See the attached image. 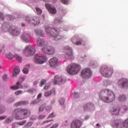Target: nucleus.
Wrapping results in <instances>:
<instances>
[{
    "label": "nucleus",
    "mask_w": 128,
    "mask_h": 128,
    "mask_svg": "<svg viewBox=\"0 0 128 128\" xmlns=\"http://www.w3.org/2000/svg\"><path fill=\"white\" fill-rule=\"evenodd\" d=\"M78 93H77L74 95V98H78Z\"/></svg>",
    "instance_id": "60"
},
{
    "label": "nucleus",
    "mask_w": 128,
    "mask_h": 128,
    "mask_svg": "<svg viewBox=\"0 0 128 128\" xmlns=\"http://www.w3.org/2000/svg\"><path fill=\"white\" fill-rule=\"evenodd\" d=\"M6 116H0V120H4V118H6Z\"/></svg>",
    "instance_id": "55"
},
{
    "label": "nucleus",
    "mask_w": 128,
    "mask_h": 128,
    "mask_svg": "<svg viewBox=\"0 0 128 128\" xmlns=\"http://www.w3.org/2000/svg\"><path fill=\"white\" fill-rule=\"evenodd\" d=\"M45 6L46 8H47L50 14H56V9L54 6L48 4H46Z\"/></svg>",
    "instance_id": "17"
},
{
    "label": "nucleus",
    "mask_w": 128,
    "mask_h": 128,
    "mask_svg": "<svg viewBox=\"0 0 128 128\" xmlns=\"http://www.w3.org/2000/svg\"><path fill=\"white\" fill-rule=\"evenodd\" d=\"M0 20H4V14H2V12H0Z\"/></svg>",
    "instance_id": "47"
},
{
    "label": "nucleus",
    "mask_w": 128,
    "mask_h": 128,
    "mask_svg": "<svg viewBox=\"0 0 128 128\" xmlns=\"http://www.w3.org/2000/svg\"><path fill=\"white\" fill-rule=\"evenodd\" d=\"M58 126V124L56 123L54 124L50 128H56Z\"/></svg>",
    "instance_id": "51"
},
{
    "label": "nucleus",
    "mask_w": 128,
    "mask_h": 128,
    "mask_svg": "<svg viewBox=\"0 0 128 128\" xmlns=\"http://www.w3.org/2000/svg\"><path fill=\"white\" fill-rule=\"evenodd\" d=\"M92 74V71L89 68H85L81 72V76L84 78H90Z\"/></svg>",
    "instance_id": "14"
},
{
    "label": "nucleus",
    "mask_w": 128,
    "mask_h": 128,
    "mask_svg": "<svg viewBox=\"0 0 128 128\" xmlns=\"http://www.w3.org/2000/svg\"><path fill=\"white\" fill-rule=\"evenodd\" d=\"M71 40L73 44H76V46H80V44H82L81 41L76 42V40H78V38H76V37H73L71 38Z\"/></svg>",
    "instance_id": "28"
},
{
    "label": "nucleus",
    "mask_w": 128,
    "mask_h": 128,
    "mask_svg": "<svg viewBox=\"0 0 128 128\" xmlns=\"http://www.w3.org/2000/svg\"><path fill=\"white\" fill-rule=\"evenodd\" d=\"M50 84H47L44 86V90H50Z\"/></svg>",
    "instance_id": "40"
},
{
    "label": "nucleus",
    "mask_w": 128,
    "mask_h": 128,
    "mask_svg": "<svg viewBox=\"0 0 128 128\" xmlns=\"http://www.w3.org/2000/svg\"><path fill=\"white\" fill-rule=\"evenodd\" d=\"M2 28L5 32H10L13 36H18L20 34V29L14 26H12L7 22H4L2 25Z\"/></svg>",
    "instance_id": "4"
},
{
    "label": "nucleus",
    "mask_w": 128,
    "mask_h": 128,
    "mask_svg": "<svg viewBox=\"0 0 128 128\" xmlns=\"http://www.w3.org/2000/svg\"><path fill=\"white\" fill-rule=\"evenodd\" d=\"M62 4H68V0H60Z\"/></svg>",
    "instance_id": "43"
},
{
    "label": "nucleus",
    "mask_w": 128,
    "mask_h": 128,
    "mask_svg": "<svg viewBox=\"0 0 128 128\" xmlns=\"http://www.w3.org/2000/svg\"><path fill=\"white\" fill-rule=\"evenodd\" d=\"M24 88H28V86L24 85Z\"/></svg>",
    "instance_id": "61"
},
{
    "label": "nucleus",
    "mask_w": 128,
    "mask_h": 128,
    "mask_svg": "<svg viewBox=\"0 0 128 128\" xmlns=\"http://www.w3.org/2000/svg\"><path fill=\"white\" fill-rule=\"evenodd\" d=\"M2 78L4 80H8V75L6 74H4Z\"/></svg>",
    "instance_id": "50"
},
{
    "label": "nucleus",
    "mask_w": 128,
    "mask_h": 128,
    "mask_svg": "<svg viewBox=\"0 0 128 128\" xmlns=\"http://www.w3.org/2000/svg\"><path fill=\"white\" fill-rule=\"evenodd\" d=\"M111 113L112 114H114V116H118V114H120V106H117L113 108L111 110Z\"/></svg>",
    "instance_id": "23"
},
{
    "label": "nucleus",
    "mask_w": 128,
    "mask_h": 128,
    "mask_svg": "<svg viewBox=\"0 0 128 128\" xmlns=\"http://www.w3.org/2000/svg\"><path fill=\"white\" fill-rule=\"evenodd\" d=\"M14 98H11L8 100V102H14Z\"/></svg>",
    "instance_id": "53"
},
{
    "label": "nucleus",
    "mask_w": 128,
    "mask_h": 128,
    "mask_svg": "<svg viewBox=\"0 0 128 128\" xmlns=\"http://www.w3.org/2000/svg\"><path fill=\"white\" fill-rule=\"evenodd\" d=\"M52 94H56V89L54 88H52V90H49V91H47L44 93V96H46V98H48V96H52Z\"/></svg>",
    "instance_id": "22"
},
{
    "label": "nucleus",
    "mask_w": 128,
    "mask_h": 128,
    "mask_svg": "<svg viewBox=\"0 0 128 128\" xmlns=\"http://www.w3.org/2000/svg\"><path fill=\"white\" fill-rule=\"evenodd\" d=\"M6 110V108L4 107H2L0 105V114H2V112H4Z\"/></svg>",
    "instance_id": "39"
},
{
    "label": "nucleus",
    "mask_w": 128,
    "mask_h": 128,
    "mask_svg": "<svg viewBox=\"0 0 128 128\" xmlns=\"http://www.w3.org/2000/svg\"><path fill=\"white\" fill-rule=\"evenodd\" d=\"M36 54V48L32 46H28L23 50V54L25 56H30Z\"/></svg>",
    "instance_id": "7"
},
{
    "label": "nucleus",
    "mask_w": 128,
    "mask_h": 128,
    "mask_svg": "<svg viewBox=\"0 0 128 128\" xmlns=\"http://www.w3.org/2000/svg\"><path fill=\"white\" fill-rule=\"evenodd\" d=\"M14 120V117L9 116L5 121L4 124H10V122H12Z\"/></svg>",
    "instance_id": "32"
},
{
    "label": "nucleus",
    "mask_w": 128,
    "mask_h": 128,
    "mask_svg": "<svg viewBox=\"0 0 128 128\" xmlns=\"http://www.w3.org/2000/svg\"><path fill=\"white\" fill-rule=\"evenodd\" d=\"M113 124L114 128H128V118L126 119L124 122H122L120 120H116L113 122Z\"/></svg>",
    "instance_id": "9"
},
{
    "label": "nucleus",
    "mask_w": 128,
    "mask_h": 128,
    "mask_svg": "<svg viewBox=\"0 0 128 128\" xmlns=\"http://www.w3.org/2000/svg\"><path fill=\"white\" fill-rule=\"evenodd\" d=\"M36 88H32L30 89L27 91V92H28L29 94H32L36 92Z\"/></svg>",
    "instance_id": "35"
},
{
    "label": "nucleus",
    "mask_w": 128,
    "mask_h": 128,
    "mask_svg": "<svg viewBox=\"0 0 128 128\" xmlns=\"http://www.w3.org/2000/svg\"><path fill=\"white\" fill-rule=\"evenodd\" d=\"M54 120H45L43 122V124H48V122H52Z\"/></svg>",
    "instance_id": "49"
},
{
    "label": "nucleus",
    "mask_w": 128,
    "mask_h": 128,
    "mask_svg": "<svg viewBox=\"0 0 128 128\" xmlns=\"http://www.w3.org/2000/svg\"><path fill=\"white\" fill-rule=\"evenodd\" d=\"M6 58H8V60H12L14 58H15L19 62H22V57L18 54H15L14 56L12 53L9 52L6 54Z\"/></svg>",
    "instance_id": "18"
},
{
    "label": "nucleus",
    "mask_w": 128,
    "mask_h": 128,
    "mask_svg": "<svg viewBox=\"0 0 128 128\" xmlns=\"http://www.w3.org/2000/svg\"><path fill=\"white\" fill-rule=\"evenodd\" d=\"M48 62L50 68H58V66H60L58 58L56 57L50 58Z\"/></svg>",
    "instance_id": "11"
},
{
    "label": "nucleus",
    "mask_w": 128,
    "mask_h": 128,
    "mask_svg": "<svg viewBox=\"0 0 128 128\" xmlns=\"http://www.w3.org/2000/svg\"><path fill=\"white\" fill-rule=\"evenodd\" d=\"M20 70L18 68H16L14 70L13 74H12V76L14 78V76H16L18 74H20Z\"/></svg>",
    "instance_id": "30"
},
{
    "label": "nucleus",
    "mask_w": 128,
    "mask_h": 128,
    "mask_svg": "<svg viewBox=\"0 0 128 128\" xmlns=\"http://www.w3.org/2000/svg\"><path fill=\"white\" fill-rule=\"evenodd\" d=\"M38 84V81H35L34 82V86H36V84Z\"/></svg>",
    "instance_id": "57"
},
{
    "label": "nucleus",
    "mask_w": 128,
    "mask_h": 128,
    "mask_svg": "<svg viewBox=\"0 0 128 128\" xmlns=\"http://www.w3.org/2000/svg\"><path fill=\"white\" fill-rule=\"evenodd\" d=\"M38 102H40V100L38 99H36L35 100H34V101H32L31 104H38Z\"/></svg>",
    "instance_id": "41"
},
{
    "label": "nucleus",
    "mask_w": 128,
    "mask_h": 128,
    "mask_svg": "<svg viewBox=\"0 0 128 128\" xmlns=\"http://www.w3.org/2000/svg\"><path fill=\"white\" fill-rule=\"evenodd\" d=\"M36 10L37 14H42V10L41 8H40L38 7H36Z\"/></svg>",
    "instance_id": "33"
},
{
    "label": "nucleus",
    "mask_w": 128,
    "mask_h": 128,
    "mask_svg": "<svg viewBox=\"0 0 128 128\" xmlns=\"http://www.w3.org/2000/svg\"><path fill=\"white\" fill-rule=\"evenodd\" d=\"M26 20L28 24H32L34 26H38L40 23V18L38 16H34L33 18L30 16H26Z\"/></svg>",
    "instance_id": "8"
},
{
    "label": "nucleus",
    "mask_w": 128,
    "mask_h": 128,
    "mask_svg": "<svg viewBox=\"0 0 128 128\" xmlns=\"http://www.w3.org/2000/svg\"><path fill=\"white\" fill-rule=\"evenodd\" d=\"M42 98V93H40L38 94L37 96V99L38 100V98Z\"/></svg>",
    "instance_id": "54"
},
{
    "label": "nucleus",
    "mask_w": 128,
    "mask_h": 128,
    "mask_svg": "<svg viewBox=\"0 0 128 128\" xmlns=\"http://www.w3.org/2000/svg\"><path fill=\"white\" fill-rule=\"evenodd\" d=\"M46 110H52V106L48 105L45 108Z\"/></svg>",
    "instance_id": "44"
},
{
    "label": "nucleus",
    "mask_w": 128,
    "mask_h": 128,
    "mask_svg": "<svg viewBox=\"0 0 128 128\" xmlns=\"http://www.w3.org/2000/svg\"><path fill=\"white\" fill-rule=\"evenodd\" d=\"M22 91L18 90L14 92V94H16V96H18V94H22Z\"/></svg>",
    "instance_id": "45"
},
{
    "label": "nucleus",
    "mask_w": 128,
    "mask_h": 128,
    "mask_svg": "<svg viewBox=\"0 0 128 128\" xmlns=\"http://www.w3.org/2000/svg\"><path fill=\"white\" fill-rule=\"evenodd\" d=\"M22 26H24V24L22 23Z\"/></svg>",
    "instance_id": "64"
},
{
    "label": "nucleus",
    "mask_w": 128,
    "mask_h": 128,
    "mask_svg": "<svg viewBox=\"0 0 128 128\" xmlns=\"http://www.w3.org/2000/svg\"><path fill=\"white\" fill-rule=\"evenodd\" d=\"M46 82V80H44V79L42 80L40 82V84H41L40 86H44V84Z\"/></svg>",
    "instance_id": "42"
},
{
    "label": "nucleus",
    "mask_w": 128,
    "mask_h": 128,
    "mask_svg": "<svg viewBox=\"0 0 128 128\" xmlns=\"http://www.w3.org/2000/svg\"><path fill=\"white\" fill-rule=\"evenodd\" d=\"M26 122V120H24L21 122H15L12 124V126L14 128H18V126H24Z\"/></svg>",
    "instance_id": "25"
},
{
    "label": "nucleus",
    "mask_w": 128,
    "mask_h": 128,
    "mask_svg": "<svg viewBox=\"0 0 128 128\" xmlns=\"http://www.w3.org/2000/svg\"><path fill=\"white\" fill-rule=\"evenodd\" d=\"M123 108H124V110H128V106H124L123 107Z\"/></svg>",
    "instance_id": "56"
},
{
    "label": "nucleus",
    "mask_w": 128,
    "mask_h": 128,
    "mask_svg": "<svg viewBox=\"0 0 128 128\" xmlns=\"http://www.w3.org/2000/svg\"><path fill=\"white\" fill-rule=\"evenodd\" d=\"M24 80H26V76L20 78L18 81L16 82V86H11L10 88L13 90H18V88H22V82H24Z\"/></svg>",
    "instance_id": "13"
},
{
    "label": "nucleus",
    "mask_w": 128,
    "mask_h": 128,
    "mask_svg": "<svg viewBox=\"0 0 128 128\" xmlns=\"http://www.w3.org/2000/svg\"><path fill=\"white\" fill-rule=\"evenodd\" d=\"M82 122L78 120H75L71 124V128H80L82 126Z\"/></svg>",
    "instance_id": "19"
},
{
    "label": "nucleus",
    "mask_w": 128,
    "mask_h": 128,
    "mask_svg": "<svg viewBox=\"0 0 128 128\" xmlns=\"http://www.w3.org/2000/svg\"><path fill=\"white\" fill-rule=\"evenodd\" d=\"M64 102H65V100H64V98H60L59 99V102L61 105L64 104Z\"/></svg>",
    "instance_id": "38"
},
{
    "label": "nucleus",
    "mask_w": 128,
    "mask_h": 128,
    "mask_svg": "<svg viewBox=\"0 0 128 128\" xmlns=\"http://www.w3.org/2000/svg\"><path fill=\"white\" fill-rule=\"evenodd\" d=\"M46 115H40L38 116L39 120H42V118H44Z\"/></svg>",
    "instance_id": "52"
},
{
    "label": "nucleus",
    "mask_w": 128,
    "mask_h": 128,
    "mask_svg": "<svg viewBox=\"0 0 128 128\" xmlns=\"http://www.w3.org/2000/svg\"><path fill=\"white\" fill-rule=\"evenodd\" d=\"M4 46H2V48L0 49V52H2V50H4Z\"/></svg>",
    "instance_id": "58"
},
{
    "label": "nucleus",
    "mask_w": 128,
    "mask_h": 128,
    "mask_svg": "<svg viewBox=\"0 0 128 128\" xmlns=\"http://www.w3.org/2000/svg\"><path fill=\"white\" fill-rule=\"evenodd\" d=\"M56 113H54V112H52V113L50 114V115L48 117V118H54L56 117Z\"/></svg>",
    "instance_id": "36"
},
{
    "label": "nucleus",
    "mask_w": 128,
    "mask_h": 128,
    "mask_svg": "<svg viewBox=\"0 0 128 128\" xmlns=\"http://www.w3.org/2000/svg\"><path fill=\"white\" fill-rule=\"evenodd\" d=\"M119 88H128V80L126 78L120 79L118 82Z\"/></svg>",
    "instance_id": "16"
},
{
    "label": "nucleus",
    "mask_w": 128,
    "mask_h": 128,
    "mask_svg": "<svg viewBox=\"0 0 128 128\" xmlns=\"http://www.w3.org/2000/svg\"><path fill=\"white\" fill-rule=\"evenodd\" d=\"M35 32L36 34H38V36H44V33L40 30L36 29L35 30Z\"/></svg>",
    "instance_id": "29"
},
{
    "label": "nucleus",
    "mask_w": 128,
    "mask_h": 128,
    "mask_svg": "<svg viewBox=\"0 0 128 128\" xmlns=\"http://www.w3.org/2000/svg\"><path fill=\"white\" fill-rule=\"evenodd\" d=\"M99 98L104 102H112V101L116 99V96L114 92L109 89H104L102 90L98 93Z\"/></svg>",
    "instance_id": "1"
},
{
    "label": "nucleus",
    "mask_w": 128,
    "mask_h": 128,
    "mask_svg": "<svg viewBox=\"0 0 128 128\" xmlns=\"http://www.w3.org/2000/svg\"><path fill=\"white\" fill-rule=\"evenodd\" d=\"M46 32L48 36L50 38H53L54 40H60L64 38V36L60 34V28L56 29L54 28H50V26L46 27Z\"/></svg>",
    "instance_id": "3"
},
{
    "label": "nucleus",
    "mask_w": 128,
    "mask_h": 128,
    "mask_svg": "<svg viewBox=\"0 0 128 128\" xmlns=\"http://www.w3.org/2000/svg\"><path fill=\"white\" fill-rule=\"evenodd\" d=\"M100 72L105 78H110L114 74V69L108 66H103L100 68Z\"/></svg>",
    "instance_id": "6"
},
{
    "label": "nucleus",
    "mask_w": 128,
    "mask_h": 128,
    "mask_svg": "<svg viewBox=\"0 0 128 128\" xmlns=\"http://www.w3.org/2000/svg\"><path fill=\"white\" fill-rule=\"evenodd\" d=\"M118 100L119 102H125L126 100V96L124 95H120L118 98Z\"/></svg>",
    "instance_id": "31"
},
{
    "label": "nucleus",
    "mask_w": 128,
    "mask_h": 128,
    "mask_svg": "<svg viewBox=\"0 0 128 128\" xmlns=\"http://www.w3.org/2000/svg\"><path fill=\"white\" fill-rule=\"evenodd\" d=\"M44 108H46V104H43L40 108L39 110L40 112H42L44 110Z\"/></svg>",
    "instance_id": "37"
},
{
    "label": "nucleus",
    "mask_w": 128,
    "mask_h": 128,
    "mask_svg": "<svg viewBox=\"0 0 128 128\" xmlns=\"http://www.w3.org/2000/svg\"><path fill=\"white\" fill-rule=\"evenodd\" d=\"M46 60H48V58L46 56H42L40 54H36L34 59L36 64H44Z\"/></svg>",
    "instance_id": "10"
},
{
    "label": "nucleus",
    "mask_w": 128,
    "mask_h": 128,
    "mask_svg": "<svg viewBox=\"0 0 128 128\" xmlns=\"http://www.w3.org/2000/svg\"><path fill=\"white\" fill-rule=\"evenodd\" d=\"M66 81V78L57 75L54 77V80L53 81V82L54 84H60V82L64 84Z\"/></svg>",
    "instance_id": "15"
},
{
    "label": "nucleus",
    "mask_w": 128,
    "mask_h": 128,
    "mask_svg": "<svg viewBox=\"0 0 128 128\" xmlns=\"http://www.w3.org/2000/svg\"><path fill=\"white\" fill-rule=\"evenodd\" d=\"M54 102H56V100H51V104H54Z\"/></svg>",
    "instance_id": "59"
},
{
    "label": "nucleus",
    "mask_w": 128,
    "mask_h": 128,
    "mask_svg": "<svg viewBox=\"0 0 128 128\" xmlns=\"http://www.w3.org/2000/svg\"><path fill=\"white\" fill-rule=\"evenodd\" d=\"M64 52L66 54V56H74L72 54V48L68 46L64 47Z\"/></svg>",
    "instance_id": "20"
},
{
    "label": "nucleus",
    "mask_w": 128,
    "mask_h": 128,
    "mask_svg": "<svg viewBox=\"0 0 128 128\" xmlns=\"http://www.w3.org/2000/svg\"><path fill=\"white\" fill-rule=\"evenodd\" d=\"M24 74H28V69L26 68H24L23 69Z\"/></svg>",
    "instance_id": "46"
},
{
    "label": "nucleus",
    "mask_w": 128,
    "mask_h": 128,
    "mask_svg": "<svg viewBox=\"0 0 128 128\" xmlns=\"http://www.w3.org/2000/svg\"><path fill=\"white\" fill-rule=\"evenodd\" d=\"M42 50L48 54H54L56 52V49L52 46H45L42 48Z\"/></svg>",
    "instance_id": "12"
},
{
    "label": "nucleus",
    "mask_w": 128,
    "mask_h": 128,
    "mask_svg": "<svg viewBox=\"0 0 128 128\" xmlns=\"http://www.w3.org/2000/svg\"><path fill=\"white\" fill-rule=\"evenodd\" d=\"M55 24H60L62 22L61 20H58V19H56L54 20Z\"/></svg>",
    "instance_id": "48"
},
{
    "label": "nucleus",
    "mask_w": 128,
    "mask_h": 128,
    "mask_svg": "<svg viewBox=\"0 0 128 128\" xmlns=\"http://www.w3.org/2000/svg\"><path fill=\"white\" fill-rule=\"evenodd\" d=\"M21 38L25 42H28L30 39V35L28 33H24L21 36Z\"/></svg>",
    "instance_id": "21"
},
{
    "label": "nucleus",
    "mask_w": 128,
    "mask_h": 128,
    "mask_svg": "<svg viewBox=\"0 0 128 128\" xmlns=\"http://www.w3.org/2000/svg\"><path fill=\"white\" fill-rule=\"evenodd\" d=\"M80 70V66L78 64H70L67 68L66 72L69 74H76Z\"/></svg>",
    "instance_id": "5"
},
{
    "label": "nucleus",
    "mask_w": 128,
    "mask_h": 128,
    "mask_svg": "<svg viewBox=\"0 0 128 128\" xmlns=\"http://www.w3.org/2000/svg\"><path fill=\"white\" fill-rule=\"evenodd\" d=\"M26 104H28V101H20V102H17L15 104H14V106L18 108V106H26Z\"/></svg>",
    "instance_id": "24"
},
{
    "label": "nucleus",
    "mask_w": 128,
    "mask_h": 128,
    "mask_svg": "<svg viewBox=\"0 0 128 128\" xmlns=\"http://www.w3.org/2000/svg\"><path fill=\"white\" fill-rule=\"evenodd\" d=\"M9 17L10 18V20H12V16H10Z\"/></svg>",
    "instance_id": "62"
},
{
    "label": "nucleus",
    "mask_w": 128,
    "mask_h": 128,
    "mask_svg": "<svg viewBox=\"0 0 128 128\" xmlns=\"http://www.w3.org/2000/svg\"><path fill=\"white\" fill-rule=\"evenodd\" d=\"M12 114L16 120H20L30 116V110L26 108H16L13 110Z\"/></svg>",
    "instance_id": "2"
},
{
    "label": "nucleus",
    "mask_w": 128,
    "mask_h": 128,
    "mask_svg": "<svg viewBox=\"0 0 128 128\" xmlns=\"http://www.w3.org/2000/svg\"><path fill=\"white\" fill-rule=\"evenodd\" d=\"M33 123L32 122H27L26 125H25V128H30L32 126Z\"/></svg>",
    "instance_id": "34"
},
{
    "label": "nucleus",
    "mask_w": 128,
    "mask_h": 128,
    "mask_svg": "<svg viewBox=\"0 0 128 128\" xmlns=\"http://www.w3.org/2000/svg\"><path fill=\"white\" fill-rule=\"evenodd\" d=\"M96 126H100V124H96Z\"/></svg>",
    "instance_id": "63"
},
{
    "label": "nucleus",
    "mask_w": 128,
    "mask_h": 128,
    "mask_svg": "<svg viewBox=\"0 0 128 128\" xmlns=\"http://www.w3.org/2000/svg\"><path fill=\"white\" fill-rule=\"evenodd\" d=\"M94 107V104L92 103H88L84 106V110H90L92 108Z\"/></svg>",
    "instance_id": "27"
},
{
    "label": "nucleus",
    "mask_w": 128,
    "mask_h": 128,
    "mask_svg": "<svg viewBox=\"0 0 128 128\" xmlns=\"http://www.w3.org/2000/svg\"><path fill=\"white\" fill-rule=\"evenodd\" d=\"M37 44L38 46H46V41H44V40L43 39L38 38L37 40Z\"/></svg>",
    "instance_id": "26"
}]
</instances>
